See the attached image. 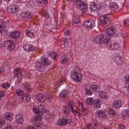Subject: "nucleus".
Here are the masks:
<instances>
[{
    "instance_id": "obj_59",
    "label": "nucleus",
    "mask_w": 129,
    "mask_h": 129,
    "mask_svg": "<svg viewBox=\"0 0 129 129\" xmlns=\"http://www.w3.org/2000/svg\"><path fill=\"white\" fill-rule=\"evenodd\" d=\"M25 75L26 77L28 78H30L31 76V73L29 71L27 72L25 74Z\"/></svg>"
},
{
    "instance_id": "obj_30",
    "label": "nucleus",
    "mask_w": 129,
    "mask_h": 129,
    "mask_svg": "<svg viewBox=\"0 0 129 129\" xmlns=\"http://www.w3.org/2000/svg\"><path fill=\"white\" fill-rule=\"evenodd\" d=\"M49 57L52 59L54 60H56L57 58V55L55 52H49L48 53Z\"/></svg>"
},
{
    "instance_id": "obj_40",
    "label": "nucleus",
    "mask_w": 129,
    "mask_h": 129,
    "mask_svg": "<svg viewBox=\"0 0 129 129\" xmlns=\"http://www.w3.org/2000/svg\"><path fill=\"white\" fill-rule=\"evenodd\" d=\"M68 107L71 110L74 109V107L75 106L74 104L71 101L68 102Z\"/></svg>"
},
{
    "instance_id": "obj_42",
    "label": "nucleus",
    "mask_w": 129,
    "mask_h": 129,
    "mask_svg": "<svg viewBox=\"0 0 129 129\" xmlns=\"http://www.w3.org/2000/svg\"><path fill=\"white\" fill-rule=\"evenodd\" d=\"M1 86L2 87L4 88H8L10 87L11 85L10 83H6L3 84H1Z\"/></svg>"
},
{
    "instance_id": "obj_38",
    "label": "nucleus",
    "mask_w": 129,
    "mask_h": 129,
    "mask_svg": "<svg viewBox=\"0 0 129 129\" xmlns=\"http://www.w3.org/2000/svg\"><path fill=\"white\" fill-rule=\"evenodd\" d=\"M6 26V23L5 22H1L0 24V33H2L5 30Z\"/></svg>"
},
{
    "instance_id": "obj_23",
    "label": "nucleus",
    "mask_w": 129,
    "mask_h": 129,
    "mask_svg": "<svg viewBox=\"0 0 129 129\" xmlns=\"http://www.w3.org/2000/svg\"><path fill=\"white\" fill-rule=\"evenodd\" d=\"M109 9L112 11L116 10L118 8V5L115 3H110L109 5Z\"/></svg>"
},
{
    "instance_id": "obj_41",
    "label": "nucleus",
    "mask_w": 129,
    "mask_h": 129,
    "mask_svg": "<svg viewBox=\"0 0 129 129\" xmlns=\"http://www.w3.org/2000/svg\"><path fill=\"white\" fill-rule=\"evenodd\" d=\"M63 112L64 113L68 114L70 113V111L69 108L66 106H64L63 108Z\"/></svg>"
},
{
    "instance_id": "obj_1",
    "label": "nucleus",
    "mask_w": 129,
    "mask_h": 129,
    "mask_svg": "<svg viewBox=\"0 0 129 129\" xmlns=\"http://www.w3.org/2000/svg\"><path fill=\"white\" fill-rule=\"evenodd\" d=\"M122 26L119 23L115 24L108 28L106 31L104 33L105 38L108 37L109 40L111 37H116L119 36L120 33L121 31Z\"/></svg>"
},
{
    "instance_id": "obj_19",
    "label": "nucleus",
    "mask_w": 129,
    "mask_h": 129,
    "mask_svg": "<svg viewBox=\"0 0 129 129\" xmlns=\"http://www.w3.org/2000/svg\"><path fill=\"white\" fill-rule=\"evenodd\" d=\"M38 109L39 112L40 114L38 115L42 116L43 114L47 113L48 112L47 110L45 109V107L43 105H40L38 106Z\"/></svg>"
},
{
    "instance_id": "obj_20",
    "label": "nucleus",
    "mask_w": 129,
    "mask_h": 129,
    "mask_svg": "<svg viewBox=\"0 0 129 129\" xmlns=\"http://www.w3.org/2000/svg\"><path fill=\"white\" fill-rule=\"evenodd\" d=\"M20 33L17 31H13L10 35V36L13 39H18L20 37Z\"/></svg>"
},
{
    "instance_id": "obj_61",
    "label": "nucleus",
    "mask_w": 129,
    "mask_h": 129,
    "mask_svg": "<svg viewBox=\"0 0 129 129\" xmlns=\"http://www.w3.org/2000/svg\"><path fill=\"white\" fill-rule=\"evenodd\" d=\"M124 79L125 81L129 83V75H126L124 77Z\"/></svg>"
},
{
    "instance_id": "obj_8",
    "label": "nucleus",
    "mask_w": 129,
    "mask_h": 129,
    "mask_svg": "<svg viewBox=\"0 0 129 129\" xmlns=\"http://www.w3.org/2000/svg\"><path fill=\"white\" fill-rule=\"evenodd\" d=\"M13 73L15 76L17 77V80L16 83L17 84H18L22 80V75L20 70L18 68L14 69L13 71Z\"/></svg>"
},
{
    "instance_id": "obj_29",
    "label": "nucleus",
    "mask_w": 129,
    "mask_h": 129,
    "mask_svg": "<svg viewBox=\"0 0 129 129\" xmlns=\"http://www.w3.org/2000/svg\"><path fill=\"white\" fill-rule=\"evenodd\" d=\"M99 96L102 99H108V95L106 93L103 91H100L99 93Z\"/></svg>"
},
{
    "instance_id": "obj_14",
    "label": "nucleus",
    "mask_w": 129,
    "mask_h": 129,
    "mask_svg": "<svg viewBox=\"0 0 129 129\" xmlns=\"http://www.w3.org/2000/svg\"><path fill=\"white\" fill-rule=\"evenodd\" d=\"M41 57V61L45 66L50 65L52 62L49 58L46 57V56H42Z\"/></svg>"
},
{
    "instance_id": "obj_56",
    "label": "nucleus",
    "mask_w": 129,
    "mask_h": 129,
    "mask_svg": "<svg viewBox=\"0 0 129 129\" xmlns=\"http://www.w3.org/2000/svg\"><path fill=\"white\" fill-rule=\"evenodd\" d=\"M81 113L82 114L84 115H86L87 114L86 113V109L84 108L83 107H81Z\"/></svg>"
},
{
    "instance_id": "obj_10",
    "label": "nucleus",
    "mask_w": 129,
    "mask_h": 129,
    "mask_svg": "<svg viewBox=\"0 0 129 129\" xmlns=\"http://www.w3.org/2000/svg\"><path fill=\"white\" fill-rule=\"evenodd\" d=\"M5 46L8 47L10 50H11L15 48L14 42L11 40H7L4 43Z\"/></svg>"
},
{
    "instance_id": "obj_62",
    "label": "nucleus",
    "mask_w": 129,
    "mask_h": 129,
    "mask_svg": "<svg viewBox=\"0 0 129 129\" xmlns=\"http://www.w3.org/2000/svg\"><path fill=\"white\" fill-rule=\"evenodd\" d=\"M29 51H34L36 50V48L35 47L32 45H30V47Z\"/></svg>"
},
{
    "instance_id": "obj_7",
    "label": "nucleus",
    "mask_w": 129,
    "mask_h": 129,
    "mask_svg": "<svg viewBox=\"0 0 129 129\" xmlns=\"http://www.w3.org/2000/svg\"><path fill=\"white\" fill-rule=\"evenodd\" d=\"M18 6L14 4L10 5L7 9L8 12L10 14H13L17 12L19 10Z\"/></svg>"
},
{
    "instance_id": "obj_48",
    "label": "nucleus",
    "mask_w": 129,
    "mask_h": 129,
    "mask_svg": "<svg viewBox=\"0 0 129 129\" xmlns=\"http://www.w3.org/2000/svg\"><path fill=\"white\" fill-rule=\"evenodd\" d=\"M86 93L88 95H91L92 94V91L89 89L86 88L85 89Z\"/></svg>"
},
{
    "instance_id": "obj_17",
    "label": "nucleus",
    "mask_w": 129,
    "mask_h": 129,
    "mask_svg": "<svg viewBox=\"0 0 129 129\" xmlns=\"http://www.w3.org/2000/svg\"><path fill=\"white\" fill-rule=\"evenodd\" d=\"M115 62L118 66L122 65L123 63V58L122 56L118 55L115 56Z\"/></svg>"
},
{
    "instance_id": "obj_54",
    "label": "nucleus",
    "mask_w": 129,
    "mask_h": 129,
    "mask_svg": "<svg viewBox=\"0 0 129 129\" xmlns=\"http://www.w3.org/2000/svg\"><path fill=\"white\" fill-rule=\"evenodd\" d=\"M45 97L46 98L48 102L50 101L52 99V96L49 94H47L46 95Z\"/></svg>"
},
{
    "instance_id": "obj_53",
    "label": "nucleus",
    "mask_w": 129,
    "mask_h": 129,
    "mask_svg": "<svg viewBox=\"0 0 129 129\" xmlns=\"http://www.w3.org/2000/svg\"><path fill=\"white\" fill-rule=\"evenodd\" d=\"M79 71V69L77 66L75 67L73 69V71L72 73H74V72H78Z\"/></svg>"
},
{
    "instance_id": "obj_49",
    "label": "nucleus",
    "mask_w": 129,
    "mask_h": 129,
    "mask_svg": "<svg viewBox=\"0 0 129 129\" xmlns=\"http://www.w3.org/2000/svg\"><path fill=\"white\" fill-rule=\"evenodd\" d=\"M33 111L37 115H38V114H40L38 109L35 106H34L33 108Z\"/></svg>"
},
{
    "instance_id": "obj_25",
    "label": "nucleus",
    "mask_w": 129,
    "mask_h": 129,
    "mask_svg": "<svg viewBox=\"0 0 129 129\" xmlns=\"http://www.w3.org/2000/svg\"><path fill=\"white\" fill-rule=\"evenodd\" d=\"M13 117V114L10 112H6L4 114L3 117L7 120L11 121Z\"/></svg>"
},
{
    "instance_id": "obj_24",
    "label": "nucleus",
    "mask_w": 129,
    "mask_h": 129,
    "mask_svg": "<svg viewBox=\"0 0 129 129\" xmlns=\"http://www.w3.org/2000/svg\"><path fill=\"white\" fill-rule=\"evenodd\" d=\"M15 119L16 122L19 123L21 124L24 121L22 115L20 114H17L16 115Z\"/></svg>"
},
{
    "instance_id": "obj_22",
    "label": "nucleus",
    "mask_w": 129,
    "mask_h": 129,
    "mask_svg": "<svg viewBox=\"0 0 129 129\" xmlns=\"http://www.w3.org/2000/svg\"><path fill=\"white\" fill-rule=\"evenodd\" d=\"M71 42L70 38H67L65 39H64L61 42V44L65 47L68 46L71 44Z\"/></svg>"
},
{
    "instance_id": "obj_37",
    "label": "nucleus",
    "mask_w": 129,
    "mask_h": 129,
    "mask_svg": "<svg viewBox=\"0 0 129 129\" xmlns=\"http://www.w3.org/2000/svg\"><path fill=\"white\" fill-rule=\"evenodd\" d=\"M62 118L63 125H64L67 124H70L71 123V121L70 119L67 118Z\"/></svg>"
},
{
    "instance_id": "obj_26",
    "label": "nucleus",
    "mask_w": 129,
    "mask_h": 129,
    "mask_svg": "<svg viewBox=\"0 0 129 129\" xmlns=\"http://www.w3.org/2000/svg\"><path fill=\"white\" fill-rule=\"evenodd\" d=\"M121 115L123 119L127 118L129 116V111L127 109H124L121 112Z\"/></svg>"
},
{
    "instance_id": "obj_34",
    "label": "nucleus",
    "mask_w": 129,
    "mask_h": 129,
    "mask_svg": "<svg viewBox=\"0 0 129 129\" xmlns=\"http://www.w3.org/2000/svg\"><path fill=\"white\" fill-rule=\"evenodd\" d=\"M25 33L26 36L30 37H33L34 35V32L28 29L25 30Z\"/></svg>"
},
{
    "instance_id": "obj_63",
    "label": "nucleus",
    "mask_w": 129,
    "mask_h": 129,
    "mask_svg": "<svg viewBox=\"0 0 129 129\" xmlns=\"http://www.w3.org/2000/svg\"><path fill=\"white\" fill-rule=\"evenodd\" d=\"M3 129H14V128L11 125H8L5 126Z\"/></svg>"
},
{
    "instance_id": "obj_2",
    "label": "nucleus",
    "mask_w": 129,
    "mask_h": 129,
    "mask_svg": "<svg viewBox=\"0 0 129 129\" xmlns=\"http://www.w3.org/2000/svg\"><path fill=\"white\" fill-rule=\"evenodd\" d=\"M105 38V39L104 40V44L105 45L107 46L108 48L112 50L117 49L119 48V44L113 41L110 42L111 38L109 40L108 37Z\"/></svg>"
},
{
    "instance_id": "obj_5",
    "label": "nucleus",
    "mask_w": 129,
    "mask_h": 129,
    "mask_svg": "<svg viewBox=\"0 0 129 129\" xmlns=\"http://www.w3.org/2000/svg\"><path fill=\"white\" fill-rule=\"evenodd\" d=\"M105 39L104 33L103 34H99L96 36L94 38L92 42L96 44H100L102 42L104 43V40Z\"/></svg>"
},
{
    "instance_id": "obj_39",
    "label": "nucleus",
    "mask_w": 129,
    "mask_h": 129,
    "mask_svg": "<svg viewBox=\"0 0 129 129\" xmlns=\"http://www.w3.org/2000/svg\"><path fill=\"white\" fill-rule=\"evenodd\" d=\"M37 3L40 6H43L47 1V0H37Z\"/></svg>"
},
{
    "instance_id": "obj_6",
    "label": "nucleus",
    "mask_w": 129,
    "mask_h": 129,
    "mask_svg": "<svg viewBox=\"0 0 129 129\" xmlns=\"http://www.w3.org/2000/svg\"><path fill=\"white\" fill-rule=\"evenodd\" d=\"M71 77L72 80L75 82H80L82 78V75L78 72L71 73Z\"/></svg>"
},
{
    "instance_id": "obj_36",
    "label": "nucleus",
    "mask_w": 129,
    "mask_h": 129,
    "mask_svg": "<svg viewBox=\"0 0 129 129\" xmlns=\"http://www.w3.org/2000/svg\"><path fill=\"white\" fill-rule=\"evenodd\" d=\"M96 125L93 123L92 122L87 125V129H96Z\"/></svg>"
},
{
    "instance_id": "obj_64",
    "label": "nucleus",
    "mask_w": 129,
    "mask_h": 129,
    "mask_svg": "<svg viewBox=\"0 0 129 129\" xmlns=\"http://www.w3.org/2000/svg\"><path fill=\"white\" fill-rule=\"evenodd\" d=\"M5 94L3 91H0V100L4 96Z\"/></svg>"
},
{
    "instance_id": "obj_21",
    "label": "nucleus",
    "mask_w": 129,
    "mask_h": 129,
    "mask_svg": "<svg viewBox=\"0 0 129 129\" xmlns=\"http://www.w3.org/2000/svg\"><path fill=\"white\" fill-rule=\"evenodd\" d=\"M35 64L36 68L39 71L42 72L44 70V66L40 62L37 61L35 63Z\"/></svg>"
},
{
    "instance_id": "obj_18",
    "label": "nucleus",
    "mask_w": 129,
    "mask_h": 129,
    "mask_svg": "<svg viewBox=\"0 0 129 129\" xmlns=\"http://www.w3.org/2000/svg\"><path fill=\"white\" fill-rule=\"evenodd\" d=\"M59 95L62 98L67 99L69 97V92L67 90H63L59 93Z\"/></svg>"
},
{
    "instance_id": "obj_11",
    "label": "nucleus",
    "mask_w": 129,
    "mask_h": 129,
    "mask_svg": "<svg viewBox=\"0 0 129 129\" xmlns=\"http://www.w3.org/2000/svg\"><path fill=\"white\" fill-rule=\"evenodd\" d=\"M95 24L94 20L91 19L85 21L84 23V25L86 28L90 29L95 26Z\"/></svg>"
},
{
    "instance_id": "obj_9",
    "label": "nucleus",
    "mask_w": 129,
    "mask_h": 129,
    "mask_svg": "<svg viewBox=\"0 0 129 129\" xmlns=\"http://www.w3.org/2000/svg\"><path fill=\"white\" fill-rule=\"evenodd\" d=\"M32 14L29 11L22 12L20 13V16L24 20H27L32 16Z\"/></svg>"
},
{
    "instance_id": "obj_43",
    "label": "nucleus",
    "mask_w": 129,
    "mask_h": 129,
    "mask_svg": "<svg viewBox=\"0 0 129 129\" xmlns=\"http://www.w3.org/2000/svg\"><path fill=\"white\" fill-rule=\"evenodd\" d=\"M80 19L78 18H76L73 21L72 23V25L74 26H76V24H78L80 22Z\"/></svg>"
},
{
    "instance_id": "obj_44",
    "label": "nucleus",
    "mask_w": 129,
    "mask_h": 129,
    "mask_svg": "<svg viewBox=\"0 0 129 129\" xmlns=\"http://www.w3.org/2000/svg\"><path fill=\"white\" fill-rule=\"evenodd\" d=\"M98 86L96 85H92L90 86V89L93 91L96 92L98 89Z\"/></svg>"
},
{
    "instance_id": "obj_16",
    "label": "nucleus",
    "mask_w": 129,
    "mask_h": 129,
    "mask_svg": "<svg viewBox=\"0 0 129 129\" xmlns=\"http://www.w3.org/2000/svg\"><path fill=\"white\" fill-rule=\"evenodd\" d=\"M96 114L99 117L103 118L106 119L107 116L106 113L104 111L100 110H98L96 112Z\"/></svg>"
},
{
    "instance_id": "obj_31",
    "label": "nucleus",
    "mask_w": 129,
    "mask_h": 129,
    "mask_svg": "<svg viewBox=\"0 0 129 129\" xmlns=\"http://www.w3.org/2000/svg\"><path fill=\"white\" fill-rule=\"evenodd\" d=\"M36 126L37 128H41V129H48L49 128L47 126L44 125L41 122L39 123Z\"/></svg>"
},
{
    "instance_id": "obj_35",
    "label": "nucleus",
    "mask_w": 129,
    "mask_h": 129,
    "mask_svg": "<svg viewBox=\"0 0 129 129\" xmlns=\"http://www.w3.org/2000/svg\"><path fill=\"white\" fill-rule=\"evenodd\" d=\"M86 103L88 105H91L93 104L94 101L93 99L91 98H89L86 99L85 100Z\"/></svg>"
},
{
    "instance_id": "obj_12",
    "label": "nucleus",
    "mask_w": 129,
    "mask_h": 129,
    "mask_svg": "<svg viewBox=\"0 0 129 129\" xmlns=\"http://www.w3.org/2000/svg\"><path fill=\"white\" fill-rule=\"evenodd\" d=\"M35 99L40 102L43 103L45 101L46 97L42 94H37L35 95Z\"/></svg>"
},
{
    "instance_id": "obj_52",
    "label": "nucleus",
    "mask_w": 129,
    "mask_h": 129,
    "mask_svg": "<svg viewBox=\"0 0 129 129\" xmlns=\"http://www.w3.org/2000/svg\"><path fill=\"white\" fill-rule=\"evenodd\" d=\"M24 87L26 90H28L30 89V85L27 83H25L24 84Z\"/></svg>"
},
{
    "instance_id": "obj_45",
    "label": "nucleus",
    "mask_w": 129,
    "mask_h": 129,
    "mask_svg": "<svg viewBox=\"0 0 129 129\" xmlns=\"http://www.w3.org/2000/svg\"><path fill=\"white\" fill-rule=\"evenodd\" d=\"M98 8L99 10H103L105 8V6L103 3L99 4L98 5Z\"/></svg>"
},
{
    "instance_id": "obj_28",
    "label": "nucleus",
    "mask_w": 129,
    "mask_h": 129,
    "mask_svg": "<svg viewBox=\"0 0 129 129\" xmlns=\"http://www.w3.org/2000/svg\"><path fill=\"white\" fill-rule=\"evenodd\" d=\"M102 105L101 101L98 99H96L94 101L93 106L95 108H99Z\"/></svg>"
},
{
    "instance_id": "obj_47",
    "label": "nucleus",
    "mask_w": 129,
    "mask_h": 129,
    "mask_svg": "<svg viewBox=\"0 0 129 129\" xmlns=\"http://www.w3.org/2000/svg\"><path fill=\"white\" fill-rule=\"evenodd\" d=\"M63 122L62 118H60L56 122V125H63Z\"/></svg>"
},
{
    "instance_id": "obj_15",
    "label": "nucleus",
    "mask_w": 129,
    "mask_h": 129,
    "mask_svg": "<svg viewBox=\"0 0 129 129\" xmlns=\"http://www.w3.org/2000/svg\"><path fill=\"white\" fill-rule=\"evenodd\" d=\"M22 102L24 103H27L31 99V97L29 94H24L20 97Z\"/></svg>"
},
{
    "instance_id": "obj_4",
    "label": "nucleus",
    "mask_w": 129,
    "mask_h": 129,
    "mask_svg": "<svg viewBox=\"0 0 129 129\" xmlns=\"http://www.w3.org/2000/svg\"><path fill=\"white\" fill-rule=\"evenodd\" d=\"M76 7L83 12L87 11L88 7L87 5L81 0L77 1L75 2Z\"/></svg>"
},
{
    "instance_id": "obj_58",
    "label": "nucleus",
    "mask_w": 129,
    "mask_h": 129,
    "mask_svg": "<svg viewBox=\"0 0 129 129\" xmlns=\"http://www.w3.org/2000/svg\"><path fill=\"white\" fill-rule=\"evenodd\" d=\"M109 112L111 114L114 116L116 115V114L114 110L111 109H110L109 110Z\"/></svg>"
},
{
    "instance_id": "obj_27",
    "label": "nucleus",
    "mask_w": 129,
    "mask_h": 129,
    "mask_svg": "<svg viewBox=\"0 0 129 129\" xmlns=\"http://www.w3.org/2000/svg\"><path fill=\"white\" fill-rule=\"evenodd\" d=\"M42 116L38 115L34 116L31 119V122L34 123H36V122L41 121L42 119Z\"/></svg>"
},
{
    "instance_id": "obj_57",
    "label": "nucleus",
    "mask_w": 129,
    "mask_h": 129,
    "mask_svg": "<svg viewBox=\"0 0 129 129\" xmlns=\"http://www.w3.org/2000/svg\"><path fill=\"white\" fill-rule=\"evenodd\" d=\"M66 81V79L64 77H62L60 78L58 80V82L63 83L65 82Z\"/></svg>"
},
{
    "instance_id": "obj_55",
    "label": "nucleus",
    "mask_w": 129,
    "mask_h": 129,
    "mask_svg": "<svg viewBox=\"0 0 129 129\" xmlns=\"http://www.w3.org/2000/svg\"><path fill=\"white\" fill-rule=\"evenodd\" d=\"M118 128L119 129H125V126L123 124L120 123L118 125Z\"/></svg>"
},
{
    "instance_id": "obj_60",
    "label": "nucleus",
    "mask_w": 129,
    "mask_h": 129,
    "mask_svg": "<svg viewBox=\"0 0 129 129\" xmlns=\"http://www.w3.org/2000/svg\"><path fill=\"white\" fill-rule=\"evenodd\" d=\"M124 25L125 27H129V21L128 20H126L124 21Z\"/></svg>"
},
{
    "instance_id": "obj_33",
    "label": "nucleus",
    "mask_w": 129,
    "mask_h": 129,
    "mask_svg": "<svg viewBox=\"0 0 129 129\" xmlns=\"http://www.w3.org/2000/svg\"><path fill=\"white\" fill-rule=\"evenodd\" d=\"M69 60V58L67 57L66 55H62L60 57L61 61L63 63L67 62Z\"/></svg>"
},
{
    "instance_id": "obj_46",
    "label": "nucleus",
    "mask_w": 129,
    "mask_h": 129,
    "mask_svg": "<svg viewBox=\"0 0 129 129\" xmlns=\"http://www.w3.org/2000/svg\"><path fill=\"white\" fill-rule=\"evenodd\" d=\"M16 92L17 95L19 96L22 95L24 94L23 91L19 89H17L16 90Z\"/></svg>"
},
{
    "instance_id": "obj_3",
    "label": "nucleus",
    "mask_w": 129,
    "mask_h": 129,
    "mask_svg": "<svg viewBox=\"0 0 129 129\" xmlns=\"http://www.w3.org/2000/svg\"><path fill=\"white\" fill-rule=\"evenodd\" d=\"M110 17V14H106L104 16L100 17V21L101 25L103 26L106 27L112 21Z\"/></svg>"
},
{
    "instance_id": "obj_13",
    "label": "nucleus",
    "mask_w": 129,
    "mask_h": 129,
    "mask_svg": "<svg viewBox=\"0 0 129 129\" xmlns=\"http://www.w3.org/2000/svg\"><path fill=\"white\" fill-rule=\"evenodd\" d=\"M123 105V102L119 100H117L112 103L113 106L115 109H118L121 108Z\"/></svg>"
},
{
    "instance_id": "obj_51",
    "label": "nucleus",
    "mask_w": 129,
    "mask_h": 129,
    "mask_svg": "<svg viewBox=\"0 0 129 129\" xmlns=\"http://www.w3.org/2000/svg\"><path fill=\"white\" fill-rule=\"evenodd\" d=\"M29 44H24L23 46V48L24 50L26 51H27L28 50V47H29Z\"/></svg>"
},
{
    "instance_id": "obj_32",
    "label": "nucleus",
    "mask_w": 129,
    "mask_h": 129,
    "mask_svg": "<svg viewBox=\"0 0 129 129\" xmlns=\"http://www.w3.org/2000/svg\"><path fill=\"white\" fill-rule=\"evenodd\" d=\"M96 5L94 2L91 3L89 6V9L92 12H94L97 9Z\"/></svg>"
},
{
    "instance_id": "obj_50",
    "label": "nucleus",
    "mask_w": 129,
    "mask_h": 129,
    "mask_svg": "<svg viewBox=\"0 0 129 129\" xmlns=\"http://www.w3.org/2000/svg\"><path fill=\"white\" fill-rule=\"evenodd\" d=\"M6 124V122L3 119L0 118V127L3 126Z\"/></svg>"
}]
</instances>
